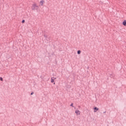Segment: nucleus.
Returning a JSON list of instances; mask_svg holds the SVG:
<instances>
[{"label": "nucleus", "mask_w": 126, "mask_h": 126, "mask_svg": "<svg viewBox=\"0 0 126 126\" xmlns=\"http://www.w3.org/2000/svg\"><path fill=\"white\" fill-rule=\"evenodd\" d=\"M38 7H39V6H38V5H36V3H34L32 4V10H36L38 9Z\"/></svg>", "instance_id": "nucleus-1"}, {"label": "nucleus", "mask_w": 126, "mask_h": 126, "mask_svg": "<svg viewBox=\"0 0 126 126\" xmlns=\"http://www.w3.org/2000/svg\"><path fill=\"white\" fill-rule=\"evenodd\" d=\"M44 3H45V0H41L39 3V5L41 6H43L44 5Z\"/></svg>", "instance_id": "nucleus-2"}, {"label": "nucleus", "mask_w": 126, "mask_h": 126, "mask_svg": "<svg viewBox=\"0 0 126 126\" xmlns=\"http://www.w3.org/2000/svg\"><path fill=\"white\" fill-rule=\"evenodd\" d=\"M75 114H76V115L77 116H78V115H80V111H79V110H75Z\"/></svg>", "instance_id": "nucleus-3"}, {"label": "nucleus", "mask_w": 126, "mask_h": 126, "mask_svg": "<svg viewBox=\"0 0 126 126\" xmlns=\"http://www.w3.org/2000/svg\"><path fill=\"white\" fill-rule=\"evenodd\" d=\"M94 112L96 113V112H97V111H98L99 110V108H97V107H94Z\"/></svg>", "instance_id": "nucleus-4"}, {"label": "nucleus", "mask_w": 126, "mask_h": 126, "mask_svg": "<svg viewBox=\"0 0 126 126\" xmlns=\"http://www.w3.org/2000/svg\"><path fill=\"white\" fill-rule=\"evenodd\" d=\"M55 79H56V78L55 77H52L51 79V82H52V83H53L54 82V80H55Z\"/></svg>", "instance_id": "nucleus-5"}, {"label": "nucleus", "mask_w": 126, "mask_h": 126, "mask_svg": "<svg viewBox=\"0 0 126 126\" xmlns=\"http://www.w3.org/2000/svg\"><path fill=\"white\" fill-rule=\"evenodd\" d=\"M123 25L124 26H126V20H125L124 22H123Z\"/></svg>", "instance_id": "nucleus-6"}, {"label": "nucleus", "mask_w": 126, "mask_h": 126, "mask_svg": "<svg viewBox=\"0 0 126 126\" xmlns=\"http://www.w3.org/2000/svg\"><path fill=\"white\" fill-rule=\"evenodd\" d=\"M81 53V51L80 50H78V51H77V54H78V55H80Z\"/></svg>", "instance_id": "nucleus-7"}, {"label": "nucleus", "mask_w": 126, "mask_h": 126, "mask_svg": "<svg viewBox=\"0 0 126 126\" xmlns=\"http://www.w3.org/2000/svg\"><path fill=\"white\" fill-rule=\"evenodd\" d=\"M0 80L1 81H3V79H2V77H0Z\"/></svg>", "instance_id": "nucleus-8"}, {"label": "nucleus", "mask_w": 126, "mask_h": 126, "mask_svg": "<svg viewBox=\"0 0 126 126\" xmlns=\"http://www.w3.org/2000/svg\"><path fill=\"white\" fill-rule=\"evenodd\" d=\"M25 22V20H23L22 21V23H24Z\"/></svg>", "instance_id": "nucleus-9"}, {"label": "nucleus", "mask_w": 126, "mask_h": 126, "mask_svg": "<svg viewBox=\"0 0 126 126\" xmlns=\"http://www.w3.org/2000/svg\"><path fill=\"white\" fill-rule=\"evenodd\" d=\"M70 106H71V107H73V103H71V105H70Z\"/></svg>", "instance_id": "nucleus-10"}, {"label": "nucleus", "mask_w": 126, "mask_h": 126, "mask_svg": "<svg viewBox=\"0 0 126 126\" xmlns=\"http://www.w3.org/2000/svg\"><path fill=\"white\" fill-rule=\"evenodd\" d=\"M33 94H34V93H33V92H32V93L31 94V95H33Z\"/></svg>", "instance_id": "nucleus-11"}, {"label": "nucleus", "mask_w": 126, "mask_h": 126, "mask_svg": "<svg viewBox=\"0 0 126 126\" xmlns=\"http://www.w3.org/2000/svg\"><path fill=\"white\" fill-rule=\"evenodd\" d=\"M54 84H55V83H54Z\"/></svg>", "instance_id": "nucleus-12"}]
</instances>
